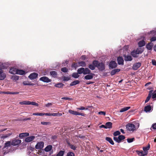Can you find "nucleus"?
Here are the masks:
<instances>
[{"instance_id":"2","label":"nucleus","mask_w":156,"mask_h":156,"mask_svg":"<svg viewBox=\"0 0 156 156\" xmlns=\"http://www.w3.org/2000/svg\"><path fill=\"white\" fill-rule=\"evenodd\" d=\"M127 130L129 131H133L136 130V127L134 124L132 123H128L126 125Z\"/></svg>"},{"instance_id":"9","label":"nucleus","mask_w":156,"mask_h":156,"mask_svg":"<svg viewBox=\"0 0 156 156\" xmlns=\"http://www.w3.org/2000/svg\"><path fill=\"white\" fill-rule=\"evenodd\" d=\"M69 112L72 114L75 115H81V116H84V114L83 113H80L77 112L75 111L72 110H69Z\"/></svg>"},{"instance_id":"23","label":"nucleus","mask_w":156,"mask_h":156,"mask_svg":"<svg viewBox=\"0 0 156 156\" xmlns=\"http://www.w3.org/2000/svg\"><path fill=\"white\" fill-rule=\"evenodd\" d=\"M29 134L28 133H20L19 134V136L21 138H23L25 136H28Z\"/></svg>"},{"instance_id":"6","label":"nucleus","mask_w":156,"mask_h":156,"mask_svg":"<svg viewBox=\"0 0 156 156\" xmlns=\"http://www.w3.org/2000/svg\"><path fill=\"white\" fill-rule=\"evenodd\" d=\"M6 76V75L5 73L3 70L0 69V80H4Z\"/></svg>"},{"instance_id":"45","label":"nucleus","mask_w":156,"mask_h":156,"mask_svg":"<svg viewBox=\"0 0 156 156\" xmlns=\"http://www.w3.org/2000/svg\"><path fill=\"white\" fill-rule=\"evenodd\" d=\"M88 67L92 70L94 69L95 68V66L92 64L89 65Z\"/></svg>"},{"instance_id":"17","label":"nucleus","mask_w":156,"mask_h":156,"mask_svg":"<svg viewBox=\"0 0 156 156\" xmlns=\"http://www.w3.org/2000/svg\"><path fill=\"white\" fill-rule=\"evenodd\" d=\"M17 69L12 67L11 68L9 69V72L12 74H16Z\"/></svg>"},{"instance_id":"64","label":"nucleus","mask_w":156,"mask_h":156,"mask_svg":"<svg viewBox=\"0 0 156 156\" xmlns=\"http://www.w3.org/2000/svg\"><path fill=\"white\" fill-rule=\"evenodd\" d=\"M152 98L153 99L156 98V93H154L152 94Z\"/></svg>"},{"instance_id":"52","label":"nucleus","mask_w":156,"mask_h":156,"mask_svg":"<svg viewBox=\"0 0 156 156\" xmlns=\"http://www.w3.org/2000/svg\"><path fill=\"white\" fill-rule=\"evenodd\" d=\"M67 156H75V155L73 152H69L67 153Z\"/></svg>"},{"instance_id":"8","label":"nucleus","mask_w":156,"mask_h":156,"mask_svg":"<svg viewBox=\"0 0 156 156\" xmlns=\"http://www.w3.org/2000/svg\"><path fill=\"white\" fill-rule=\"evenodd\" d=\"M117 60L119 65H124V61L122 56L118 57Z\"/></svg>"},{"instance_id":"39","label":"nucleus","mask_w":156,"mask_h":156,"mask_svg":"<svg viewBox=\"0 0 156 156\" xmlns=\"http://www.w3.org/2000/svg\"><path fill=\"white\" fill-rule=\"evenodd\" d=\"M19 76H12L11 79L14 81H16L19 80Z\"/></svg>"},{"instance_id":"61","label":"nucleus","mask_w":156,"mask_h":156,"mask_svg":"<svg viewBox=\"0 0 156 156\" xmlns=\"http://www.w3.org/2000/svg\"><path fill=\"white\" fill-rule=\"evenodd\" d=\"M2 93L5 94H11V92L10 91H3L2 92Z\"/></svg>"},{"instance_id":"58","label":"nucleus","mask_w":156,"mask_h":156,"mask_svg":"<svg viewBox=\"0 0 156 156\" xmlns=\"http://www.w3.org/2000/svg\"><path fill=\"white\" fill-rule=\"evenodd\" d=\"M63 80L64 81H68L70 80V78L68 77L64 76L63 77Z\"/></svg>"},{"instance_id":"44","label":"nucleus","mask_w":156,"mask_h":156,"mask_svg":"<svg viewBox=\"0 0 156 156\" xmlns=\"http://www.w3.org/2000/svg\"><path fill=\"white\" fill-rule=\"evenodd\" d=\"M52 115L53 116H60L62 115V114L61 113H59V112L58 113H53Z\"/></svg>"},{"instance_id":"19","label":"nucleus","mask_w":156,"mask_h":156,"mask_svg":"<svg viewBox=\"0 0 156 156\" xmlns=\"http://www.w3.org/2000/svg\"><path fill=\"white\" fill-rule=\"evenodd\" d=\"M152 109L151 106L150 105H148L145 107L144 111L146 112H150Z\"/></svg>"},{"instance_id":"15","label":"nucleus","mask_w":156,"mask_h":156,"mask_svg":"<svg viewBox=\"0 0 156 156\" xmlns=\"http://www.w3.org/2000/svg\"><path fill=\"white\" fill-rule=\"evenodd\" d=\"M34 136H31L26 138L25 139V141L26 142H29L33 140L34 139Z\"/></svg>"},{"instance_id":"36","label":"nucleus","mask_w":156,"mask_h":156,"mask_svg":"<svg viewBox=\"0 0 156 156\" xmlns=\"http://www.w3.org/2000/svg\"><path fill=\"white\" fill-rule=\"evenodd\" d=\"M64 84L62 83H58L55 84V86L56 87L62 88L64 86Z\"/></svg>"},{"instance_id":"28","label":"nucleus","mask_w":156,"mask_h":156,"mask_svg":"<svg viewBox=\"0 0 156 156\" xmlns=\"http://www.w3.org/2000/svg\"><path fill=\"white\" fill-rule=\"evenodd\" d=\"M25 73V72L24 71L21 70V69H17V72L16 74H18L20 75H23Z\"/></svg>"},{"instance_id":"16","label":"nucleus","mask_w":156,"mask_h":156,"mask_svg":"<svg viewBox=\"0 0 156 156\" xmlns=\"http://www.w3.org/2000/svg\"><path fill=\"white\" fill-rule=\"evenodd\" d=\"M11 145H12L11 141H7L5 143L3 147L4 148H6V149H8V147H10Z\"/></svg>"},{"instance_id":"63","label":"nucleus","mask_w":156,"mask_h":156,"mask_svg":"<svg viewBox=\"0 0 156 156\" xmlns=\"http://www.w3.org/2000/svg\"><path fill=\"white\" fill-rule=\"evenodd\" d=\"M152 62L153 65L156 66V61L154 59H153L152 60Z\"/></svg>"},{"instance_id":"46","label":"nucleus","mask_w":156,"mask_h":156,"mask_svg":"<svg viewBox=\"0 0 156 156\" xmlns=\"http://www.w3.org/2000/svg\"><path fill=\"white\" fill-rule=\"evenodd\" d=\"M35 105L37 106H38L39 105L37 103L33 102H31L30 101H29V105Z\"/></svg>"},{"instance_id":"10","label":"nucleus","mask_w":156,"mask_h":156,"mask_svg":"<svg viewBox=\"0 0 156 156\" xmlns=\"http://www.w3.org/2000/svg\"><path fill=\"white\" fill-rule=\"evenodd\" d=\"M38 76L37 73H31L29 76V78L31 80H34Z\"/></svg>"},{"instance_id":"29","label":"nucleus","mask_w":156,"mask_h":156,"mask_svg":"<svg viewBox=\"0 0 156 156\" xmlns=\"http://www.w3.org/2000/svg\"><path fill=\"white\" fill-rule=\"evenodd\" d=\"M105 140L107 141H108L112 145L114 144V143L113 141L110 137H106L105 138Z\"/></svg>"},{"instance_id":"49","label":"nucleus","mask_w":156,"mask_h":156,"mask_svg":"<svg viewBox=\"0 0 156 156\" xmlns=\"http://www.w3.org/2000/svg\"><path fill=\"white\" fill-rule=\"evenodd\" d=\"M72 66L76 68V67L79 66L78 63H73L72 65Z\"/></svg>"},{"instance_id":"1","label":"nucleus","mask_w":156,"mask_h":156,"mask_svg":"<svg viewBox=\"0 0 156 156\" xmlns=\"http://www.w3.org/2000/svg\"><path fill=\"white\" fill-rule=\"evenodd\" d=\"M120 132L118 130L116 131L113 134L114 136L119 135L118 137H114L113 138L114 141L118 143H120L122 140L125 139V136L123 135H120Z\"/></svg>"},{"instance_id":"59","label":"nucleus","mask_w":156,"mask_h":156,"mask_svg":"<svg viewBox=\"0 0 156 156\" xmlns=\"http://www.w3.org/2000/svg\"><path fill=\"white\" fill-rule=\"evenodd\" d=\"M44 115H47V116H53L52 113H43Z\"/></svg>"},{"instance_id":"42","label":"nucleus","mask_w":156,"mask_h":156,"mask_svg":"<svg viewBox=\"0 0 156 156\" xmlns=\"http://www.w3.org/2000/svg\"><path fill=\"white\" fill-rule=\"evenodd\" d=\"M19 104L20 105H29V101H21L19 102Z\"/></svg>"},{"instance_id":"56","label":"nucleus","mask_w":156,"mask_h":156,"mask_svg":"<svg viewBox=\"0 0 156 156\" xmlns=\"http://www.w3.org/2000/svg\"><path fill=\"white\" fill-rule=\"evenodd\" d=\"M61 99L62 100H69V101L71 100H72L73 99L71 98H68V97H65L62 98H61Z\"/></svg>"},{"instance_id":"11","label":"nucleus","mask_w":156,"mask_h":156,"mask_svg":"<svg viewBox=\"0 0 156 156\" xmlns=\"http://www.w3.org/2000/svg\"><path fill=\"white\" fill-rule=\"evenodd\" d=\"M141 66V63L140 62H136L133 64L132 68L134 70H137Z\"/></svg>"},{"instance_id":"37","label":"nucleus","mask_w":156,"mask_h":156,"mask_svg":"<svg viewBox=\"0 0 156 156\" xmlns=\"http://www.w3.org/2000/svg\"><path fill=\"white\" fill-rule=\"evenodd\" d=\"M68 144L70 148L71 149L73 150H76V147L75 146L70 144L69 143H68Z\"/></svg>"},{"instance_id":"38","label":"nucleus","mask_w":156,"mask_h":156,"mask_svg":"<svg viewBox=\"0 0 156 156\" xmlns=\"http://www.w3.org/2000/svg\"><path fill=\"white\" fill-rule=\"evenodd\" d=\"M65 151H60L57 154L56 156H63L64 154Z\"/></svg>"},{"instance_id":"13","label":"nucleus","mask_w":156,"mask_h":156,"mask_svg":"<svg viewBox=\"0 0 156 156\" xmlns=\"http://www.w3.org/2000/svg\"><path fill=\"white\" fill-rule=\"evenodd\" d=\"M123 56L124 58V60L126 61H131L132 60V58L131 55H124Z\"/></svg>"},{"instance_id":"60","label":"nucleus","mask_w":156,"mask_h":156,"mask_svg":"<svg viewBox=\"0 0 156 156\" xmlns=\"http://www.w3.org/2000/svg\"><path fill=\"white\" fill-rule=\"evenodd\" d=\"M77 109H78V110H87V108H86L85 107H83L81 106L80 108H77Z\"/></svg>"},{"instance_id":"14","label":"nucleus","mask_w":156,"mask_h":156,"mask_svg":"<svg viewBox=\"0 0 156 156\" xmlns=\"http://www.w3.org/2000/svg\"><path fill=\"white\" fill-rule=\"evenodd\" d=\"M154 44L153 43L151 42L148 43L146 45V48L148 50H151Z\"/></svg>"},{"instance_id":"35","label":"nucleus","mask_w":156,"mask_h":156,"mask_svg":"<svg viewBox=\"0 0 156 156\" xmlns=\"http://www.w3.org/2000/svg\"><path fill=\"white\" fill-rule=\"evenodd\" d=\"M84 71V68H80L78 69L77 70V72L79 74H81L83 73V72Z\"/></svg>"},{"instance_id":"7","label":"nucleus","mask_w":156,"mask_h":156,"mask_svg":"<svg viewBox=\"0 0 156 156\" xmlns=\"http://www.w3.org/2000/svg\"><path fill=\"white\" fill-rule=\"evenodd\" d=\"M40 80L46 83H49L51 81V80L49 79L47 77L44 76L40 78Z\"/></svg>"},{"instance_id":"18","label":"nucleus","mask_w":156,"mask_h":156,"mask_svg":"<svg viewBox=\"0 0 156 156\" xmlns=\"http://www.w3.org/2000/svg\"><path fill=\"white\" fill-rule=\"evenodd\" d=\"M153 90H150L149 92V93L148 94V96L147 97L146 100L145 101V103H146L147 102L149 101L150 100L151 96L152 95V94Z\"/></svg>"},{"instance_id":"41","label":"nucleus","mask_w":156,"mask_h":156,"mask_svg":"<svg viewBox=\"0 0 156 156\" xmlns=\"http://www.w3.org/2000/svg\"><path fill=\"white\" fill-rule=\"evenodd\" d=\"M11 135V134L10 133L5 134V135H3L1 137L2 139H4L5 138L8 137L10 136Z\"/></svg>"},{"instance_id":"47","label":"nucleus","mask_w":156,"mask_h":156,"mask_svg":"<svg viewBox=\"0 0 156 156\" xmlns=\"http://www.w3.org/2000/svg\"><path fill=\"white\" fill-rule=\"evenodd\" d=\"M33 115H38V116H43V113H34L33 114Z\"/></svg>"},{"instance_id":"21","label":"nucleus","mask_w":156,"mask_h":156,"mask_svg":"<svg viewBox=\"0 0 156 156\" xmlns=\"http://www.w3.org/2000/svg\"><path fill=\"white\" fill-rule=\"evenodd\" d=\"M90 75H87L84 76V78L86 80H90L93 78V75L94 74L93 73H90Z\"/></svg>"},{"instance_id":"40","label":"nucleus","mask_w":156,"mask_h":156,"mask_svg":"<svg viewBox=\"0 0 156 156\" xmlns=\"http://www.w3.org/2000/svg\"><path fill=\"white\" fill-rule=\"evenodd\" d=\"M78 74H79L78 73V72L73 73L72 74V76L74 78H78L79 77V75Z\"/></svg>"},{"instance_id":"55","label":"nucleus","mask_w":156,"mask_h":156,"mask_svg":"<svg viewBox=\"0 0 156 156\" xmlns=\"http://www.w3.org/2000/svg\"><path fill=\"white\" fill-rule=\"evenodd\" d=\"M136 152L139 155V156H143V151H136Z\"/></svg>"},{"instance_id":"51","label":"nucleus","mask_w":156,"mask_h":156,"mask_svg":"<svg viewBox=\"0 0 156 156\" xmlns=\"http://www.w3.org/2000/svg\"><path fill=\"white\" fill-rule=\"evenodd\" d=\"M41 124L43 125H47L50 124V122H41Z\"/></svg>"},{"instance_id":"25","label":"nucleus","mask_w":156,"mask_h":156,"mask_svg":"<svg viewBox=\"0 0 156 156\" xmlns=\"http://www.w3.org/2000/svg\"><path fill=\"white\" fill-rule=\"evenodd\" d=\"M52 148V146L51 145H48L44 149V151L47 152L50 151Z\"/></svg>"},{"instance_id":"12","label":"nucleus","mask_w":156,"mask_h":156,"mask_svg":"<svg viewBox=\"0 0 156 156\" xmlns=\"http://www.w3.org/2000/svg\"><path fill=\"white\" fill-rule=\"evenodd\" d=\"M98 69L101 71L105 70V66L103 63L101 62L98 63Z\"/></svg>"},{"instance_id":"53","label":"nucleus","mask_w":156,"mask_h":156,"mask_svg":"<svg viewBox=\"0 0 156 156\" xmlns=\"http://www.w3.org/2000/svg\"><path fill=\"white\" fill-rule=\"evenodd\" d=\"M92 64L94 65L95 67H98V61H93Z\"/></svg>"},{"instance_id":"27","label":"nucleus","mask_w":156,"mask_h":156,"mask_svg":"<svg viewBox=\"0 0 156 156\" xmlns=\"http://www.w3.org/2000/svg\"><path fill=\"white\" fill-rule=\"evenodd\" d=\"M131 55L134 58H136L138 57L137 54H138L136 52L135 50H133L131 53Z\"/></svg>"},{"instance_id":"43","label":"nucleus","mask_w":156,"mask_h":156,"mask_svg":"<svg viewBox=\"0 0 156 156\" xmlns=\"http://www.w3.org/2000/svg\"><path fill=\"white\" fill-rule=\"evenodd\" d=\"M150 148V145L149 144L146 147H143V150L144 151H148L149 149Z\"/></svg>"},{"instance_id":"34","label":"nucleus","mask_w":156,"mask_h":156,"mask_svg":"<svg viewBox=\"0 0 156 156\" xmlns=\"http://www.w3.org/2000/svg\"><path fill=\"white\" fill-rule=\"evenodd\" d=\"M78 64L79 66H81L82 67H85L86 65L85 62L83 61L79 62H78Z\"/></svg>"},{"instance_id":"57","label":"nucleus","mask_w":156,"mask_h":156,"mask_svg":"<svg viewBox=\"0 0 156 156\" xmlns=\"http://www.w3.org/2000/svg\"><path fill=\"white\" fill-rule=\"evenodd\" d=\"M0 69H6L7 68L6 66L4 65L3 64H2L0 65Z\"/></svg>"},{"instance_id":"3","label":"nucleus","mask_w":156,"mask_h":156,"mask_svg":"<svg viewBox=\"0 0 156 156\" xmlns=\"http://www.w3.org/2000/svg\"><path fill=\"white\" fill-rule=\"evenodd\" d=\"M117 66L116 62L114 61L110 62L108 64L109 68L110 69L115 68Z\"/></svg>"},{"instance_id":"48","label":"nucleus","mask_w":156,"mask_h":156,"mask_svg":"<svg viewBox=\"0 0 156 156\" xmlns=\"http://www.w3.org/2000/svg\"><path fill=\"white\" fill-rule=\"evenodd\" d=\"M61 70L64 73L67 72L68 71V69L66 67L62 68L61 69Z\"/></svg>"},{"instance_id":"22","label":"nucleus","mask_w":156,"mask_h":156,"mask_svg":"<svg viewBox=\"0 0 156 156\" xmlns=\"http://www.w3.org/2000/svg\"><path fill=\"white\" fill-rule=\"evenodd\" d=\"M145 42L144 40H141L139 42L138 45L140 47H141L145 45Z\"/></svg>"},{"instance_id":"24","label":"nucleus","mask_w":156,"mask_h":156,"mask_svg":"<svg viewBox=\"0 0 156 156\" xmlns=\"http://www.w3.org/2000/svg\"><path fill=\"white\" fill-rule=\"evenodd\" d=\"M106 129H111L112 127V123L111 122H108L105 124Z\"/></svg>"},{"instance_id":"54","label":"nucleus","mask_w":156,"mask_h":156,"mask_svg":"<svg viewBox=\"0 0 156 156\" xmlns=\"http://www.w3.org/2000/svg\"><path fill=\"white\" fill-rule=\"evenodd\" d=\"M98 114L99 115H102L105 116L106 115V112L104 111H100L98 112Z\"/></svg>"},{"instance_id":"31","label":"nucleus","mask_w":156,"mask_h":156,"mask_svg":"<svg viewBox=\"0 0 156 156\" xmlns=\"http://www.w3.org/2000/svg\"><path fill=\"white\" fill-rule=\"evenodd\" d=\"M80 83V81L78 80H74L72 83H71L70 84V86H73L77 84H79Z\"/></svg>"},{"instance_id":"20","label":"nucleus","mask_w":156,"mask_h":156,"mask_svg":"<svg viewBox=\"0 0 156 156\" xmlns=\"http://www.w3.org/2000/svg\"><path fill=\"white\" fill-rule=\"evenodd\" d=\"M120 71V69H115L111 71L110 73L111 75L112 76L113 75L119 72Z\"/></svg>"},{"instance_id":"26","label":"nucleus","mask_w":156,"mask_h":156,"mask_svg":"<svg viewBox=\"0 0 156 156\" xmlns=\"http://www.w3.org/2000/svg\"><path fill=\"white\" fill-rule=\"evenodd\" d=\"M91 72L90 70L88 68H84V71L83 72V74L86 75L87 74H90Z\"/></svg>"},{"instance_id":"33","label":"nucleus","mask_w":156,"mask_h":156,"mask_svg":"<svg viewBox=\"0 0 156 156\" xmlns=\"http://www.w3.org/2000/svg\"><path fill=\"white\" fill-rule=\"evenodd\" d=\"M130 108V107H125L124 108H122L120 111L119 112H122L127 111Z\"/></svg>"},{"instance_id":"30","label":"nucleus","mask_w":156,"mask_h":156,"mask_svg":"<svg viewBox=\"0 0 156 156\" xmlns=\"http://www.w3.org/2000/svg\"><path fill=\"white\" fill-rule=\"evenodd\" d=\"M136 51L137 53L139 54L142 53L143 52L144 49L143 48H137Z\"/></svg>"},{"instance_id":"5","label":"nucleus","mask_w":156,"mask_h":156,"mask_svg":"<svg viewBox=\"0 0 156 156\" xmlns=\"http://www.w3.org/2000/svg\"><path fill=\"white\" fill-rule=\"evenodd\" d=\"M44 143L43 142H38L35 146V148L37 149H41L44 146Z\"/></svg>"},{"instance_id":"62","label":"nucleus","mask_w":156,"mask_h":156,"mask_svg":"<svg viewBox=\"0 0 156 156\" xmlns=\"http://www.w3.org/2000/svg\"><path fill=\"white\" fill-rule=\"evenodd\" d=\"M156 40V37H153L150 39V41L151 42L155 41Z\"/></svg>"},{"instance_id":"32","label":"nucleus","mask_w":156,"mask_h":156,"mask_svg":"<svg viewBox=\"0 0 156 156\" xmlns=\"http://www.w3.org/2000/svg\"><path fill=\"white\" fill-rule=\"evenodd\" d=\"M50 74L54 77H56L57 73L55 71H52L50 72Z\"/></svg>"},{"instance_id":"4","label":"nucleus","mask_w":156,"mask_h":156,"mask_svg":"<svg viewBox=\"0 0 156 156\" xmlns=\"http://www.w3.org/2000/svg\"><path fill=\"white\" fill-rule=\"evenodd\" d=\"M11 142L12 145L16 146L20 144L21 142V140H20L14 138L11 141Z\"/></svg>"},{"instance_id":"50","label":"nucleus","mask_w":156,"mask_h":156,"mask_svg":"<svg viewBox=\"0 0 156 156\" xmlns=\"http://www.w3.org/2000/svg\"><path fill=\"white\" fill-rule=\"evenodd\" d=\"M134 140H135V138H128L127 139V142L129 143L132 142Z\"/></svg>"}]
</instances>
